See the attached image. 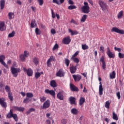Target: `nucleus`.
<instances>
[{
  "instance_id": "obj_1",
  "label": "nucleus",
  "mask_w": 124,
  "mask_h": 124,
  "mask_svg": "<svg viewBox=\"0 0 124 124\" xmlns=\"http://www.w3.org/2000/svg\"><path fill=\"white\" fill-rule=\"evenodd\" d=\"M11 118H13L15 122H18V121H19L18 116L16 114L13 113V109H12L10 110V112H9L6 115L7 119H11Z\"/></svg>"
},
{
  "instance_id": "obj_2",
  "label": "nucleus",
  "mask_w": 124,
  "mask_h": 124,
  "mask_svg": "<svg viewBox=\"0 0 124 124\" xmlns=\"http://www.w3.org/2000/svg\"><path fill=\"white\" fill-rule=\"evenodd\" d=\"M84 6L81 7V11L85 14H89L90 13V6L87 2H84Z\"/></svg>"
},
{
  "instance_id": "obj_3",
  "label": "nucleus",
  "mask_w": 124,
  "mask_h": 124,
  "mask_svg": "<svg viewBox=\"0 0 124 124\" xmlns=\"http://www.w3.org/2000/svg\"><path fill=\"white\" fill-rule=\"evenodd\" d=\"M11 69L14 77H17L18 76V73L21 72L20 68L12 67Z\"/></svg>"
},
{
  "instance_id": "obj_4",
  "label": "nucleus",
  "mask_w": 124,
  "mask_h": 124,
  "mask_svg": "<svg viewBox=\"0 0 124 124\" xmlns=\"http://www.w3.org/2000/svg\"><path fill=\"white\" fill-rule=\"evenodd\" d=\"M98 4L100 5L102 11H104V10H106V9H107V4L103 0H100L98 2Z\"/></svg>"
},
{
  "instance_id": "obj_5",
  "label": "nucleus",
  "mask_w": 124,
  "mask_h": 124,
  "mask_svg": "<svg viewBox=\"0 0 124 124\" xmlns=\"http://www.w3.org/2000/svg\"><path fill=\"white\" fill-rule=\"evenodd\" d=\"M4 60H5V56H4V55H0V62L1 64H2V65H3L4 66H5L6 67V68L8 69V66L7 65V64H6V63H5V62H4Z\"/></svg>"
},
{
  "instance_id": "obj_6",
  "label": "nucleus",
  "mask_w": 124,
  "mask_h": 124,
  "mask_svg": "<svg viewBox=\"0 0 124 124\" xmlns=\"http://www.w3.org/2000/svg\"><path fill=\"white\" fill-rule=\"evenodd\" d=\"M23 70L24 71V72L27 73V75H28V76H29V77L32 76L33 71L31 69L29 68L28 69H27L26 67H23Z\"/></svg>"
},
{
  "instance_id": "obj_7",
  "label": "nucleus",
  "mask_w": 124,
  "mask_h": 124,
  "mask_svg": "<svg viewBox=\"0 0 124 124\" xmlns=\"http://www.w3.org/2000/svg\"><path fill=\"white\" fill-rule=\"evenodd\" d=\"M51 105V101L50 100H47L44 103L42 109H47V108H49L50 106Z\"/></svg>"
},
{
  "instance_id": "obj_8",
  "label": "nucleus",
  "mask_w": 124,
  "mask_h": 124,
  "mask_svg": "<svg viewBox=\"0 0 124 124\" xmlns=\"http://www.w3.org/2000/svg\"><path fill=\"white\" fill-rule=\"evenodd\" d=\"M45 92L47 94H50V95H52L54 98L56 97V93L54 90H49V89H46Z\"/></svg>"
},
{
  "instance_id": "obj_9",
  "label": "nucleus",
  "mask_w": 124,
  "mask_h": 124,
  "mask_svg": "<svg viewBox=\"0 0 124 124\" xmlns=\"http://www.w3.org/2000/svg\"><path fill=\"white\" fill-rule=\"evenodd\" d=\"M111 31L112 32L114 31V32H117V33H120V34H124V30H121L116 27H113L111 30Z\"/></svg>"
},
{
  "instance_id": "obj_10",
  "label": "nucleus",
  "mask_w": 124,
  "mask_h": 124,
  "mask_svg": "<svg viewBox=\"0 0 124 124\" xmlns=\"http://www.w3.org/2000/svg\"><path fill=\"white\" fill-rule=\"evenodd\" d=\"M106 53L109 59H114V58H115V54H113V53L111 52L109 47H107V51Z\"/></svg>"
},
{
  "instance_id": "obj_11",
  "label": "nucleus",
  "mask_w": 124,
  "mask_h": 124,
  "mask_svg": "<svg viewBox=\"0 0 124 124\" xmlns=\"http://www.w3.org/2000/svg\"><path fill=\"white\" fill-rule=\"evenodd\" d=\"M6 30V26H5V23L4 21H1L0 22V31H4Z\"/></svg>"
},
{
  "instance_id": "obj_12",
  "label": "nucleus",
  "mask_w": 124,
  "mask_h": 124,
  "mask_svg": "<svg viewBox=\"0 0 124 124\" xmlns=\"http://www.w3.org/2000/svg\"><path fill=\"white\" fill-rule=\"evenodd\" d=\"M56 76L57 77H63L64 76V73L62 69H60L57 73Z\"/></svg>"
},
{
  "instance_id": "obj_13",
  "label": "nucleus",
  "mask_w": 124,
  "mask_h": 124,
  "mask_svg": "<svg viewBox=\"0 0 124 124\" xmlns=\"http://www.w3.org/2000/svg\"><path fill=\"white\" fill-rule=\"evenodd\" d=\"M73 77L75 82H79V81L82 79V76L80 75H73Z\"/></svg>"
},
{
  "instance_id": "obj_14",
  "label": "nucleus",
  "mask_w": 124,
  "mask_h": 124,
  "mask_svg": "<svg viewBox=\"0 0 124 124\" xmlns=\"http://www.w3.org/2000/svg\"><path fill=\"white\" fill-rule=\"evenodd\" d=\"M71 41V39H70V37L69 36L66 37L63 39V42L64 44H66V45L69 44Z\"/></svg>"
},
{
  "instance_id": "obj_15",
  "label": "nucleus",
  "mask_w": 124,
  "mask_h": 124,
  "mask_svg": "<svg viewBox=\"0 0 124 124\" xmlns=\"http://www.w3.org/2000/svg\"><path fill=\"white\" fill-rule=\"evenodd\" d=\"M57 98H58V99H60V100H63V98H64L63 92L62 91L59 92L57 93Z\"/></svg>"
},
{
  "instance_id": "obj_16",
  "label": "nucleus",
  "mask_w": 124,
  "mask_h": 124,
  "mask_svg": "<svg viewBox=\"0 0 124 124\" xmlns=\"http://www.w3.org/2000/svg\"><path fill=\"white\" fill-rule=\"evenodd\" d=\"M69 100L70 102V104L72 105L74 104V105H76V98L71 96L69 97Z\"/></svg>"
},
{
  "instance_id": "obj_17",
  "label": "nucleus",
  "mask_w": 124,
  "mask_h": 124,
  "mask_svg": "<svg viewBox=\"0 0 124 124\" xmlns=\"http://www.w3.org/2000/svg\"><path fill=\"white\" fill-rule=\"evenodd\" d=\"M0 105L3 107V108H6L7 107V104L6 102L4 101V99L0 98Z\"/></svg>"
},
{
  "instance_id": "obj_18",
  "label": "nucleus",
  "mask_w": 124,
  "mask_h": 124,
  "mask_svg": "<svg viewBox=\"0 0 124 124\" xmlns=\"http://www.w3.org/2000/svg\"><path fill=\"white\" fill-rule=\"evenodd\" d=\"M70 87L71 91L73 92H79V89H78L77 87L75 86L74 84H71Z\"/></svg>"
},
{
  "instance_id": "obj_19",
  "label": "nucleus",
  "mask_w": 124,
  "mask_h": 124,
  "mask_svg": "<svg viewBox=\"0 0 124 124\" xmlns=\"http://www.w3.org/2000/svg\"><path fill=\"white\" fill-rule=\"evenodd\" d=\"M13 108L14 110H16V111H19V112H23V111H25V108L22 107L14 106L13 107Z\"/></svg>"
},
{
  "instance_id": "obj_20",
  "label": "nucleus",
  "mask_w": 124,
  "mask_h": 124,
  "mask_svg": "<svg viewBox=\"0 0 124 124\" xmlns=\"http://www.w3.org/2000/svg\"><path fill=\"white\" fill-rule=\"evenodd\" d=\"M99 84H100L99 87V95H102L103 94V88L102 87V83H101V81H100Z\"/></svg>"
},
{
  "instance_id": "obj_21",
  "label": "nucleus",
  "mask_w": 124,
  "mask_h": 124,
  "mask_svg": "<svg viewBox=\"0 0 124 124\" xmlns=\"http://www.w3.org/2000/svg\"><path fill=\"white\" fill-rule=\"evenodd\" d=\"M70 70L72 74H74V73L76 72V70H77V67L72 65V66L70 67Z\"/></svg>"
},
{
  "instance_id": "obj_22",
  "label": "nucleus",
  "mask_w": 124,
  "mask_h": 124,
  "mask_svg": "<svg viewBox=\"0 0 124 124\" xmlns=\"http://www.w3.org/2000/svg\"><path fill=\"white\" fill-rule=\"evenodd\" d=\"M5 6V0H0V9L2 10Z\"/></svg>"
},
{
  "instance_id": "obj_23",
  "label": "nucleus",
  "mask_w": 124,
  "mask_h": 124,
  "mask_svg": "<svg viewBox=\"0 0 124 124\" xmlns=\"http://www.w3.org/2000/svg\"><path fill=\"white\" fill-rule=\"evenodd\" d=\"M85 101H86L85 98L81 97L79 101V105H80V106H82V105L85 103Z\"/></svg>"
},
{
  "instance_id": "obj_24",
  "label": "nucleus",
  "mask_w": 124,
  "mask_h": 124,
  "mask_svg": "<svg viewBox=\"0 0 124 124\" xmlns=\"http://www.w3.org/2000/svg\"><path fill=\"white\" fill-rule=\"evenodd\" d=\"M60 1H59V0H53V3H56V4L60 5V4L64 2V0H60Z\"/></svg>"
},
{
  "instance_id": "obj_25",
  "label": "nucleus",
  "mask_w": 124,
  "mask_h": 124,
  "mask_svg": "<svg viewBox=\"0 0 124 124\" xmlns=\"http://www.w3.org/2000/svg\"><path fill=\"white\" fill-rule=\"evenodd\" d=\"M71 112L73 115H77L78 113H79V111H78V109L76 108H73L71 110Z\"/></svg>"
},
{
  "instance_id": "obj_26",
  "label": "nucleus",
  "mask_w": 124,
  "mask_h": 124,
  "mask_svg": "<svg viewBox=\"0 0 124 124\" xmlns=\"http://www.w3.org/2000/svg\"><path fill=\"white\" fill-rule=\"evenodd\" d=\"M33 61V62L34 63V64H35V65H37V64H38L39 62V59H38L37 57H34L32 59Z\"/></svg>"
},
{
  "instance_id": "obj_27",
  "label": "nucleus",
  "mask_w": 124,
  "mask_h": 124,
  "mask_svg": "<svg viewBox=\"0 0 124 124\" xmlns=\"http://www.w3.org/2000/svg\"><path fill=\"white\" fill-rule=\"evenodd\" d=\"M50 84L52 88H57V82L54 80H51Z\"/></svg>"
},
{
  "instance_id": "obj_28",
  "label": "nucleus",
  "mask_w": 124,
  "mask_h": 124,
  "mask_svg": "<svg viewBox=\"0 0 124 124\" xmlns=\"http://www.w3.org/2000/svg\"><path fill=\"white\" fill-rule=\"evenodd\" d=\"M69 32L71 33V35H76L79 33L77 31H72L71 29H69Z\"/></svg>"
},
{
  "instance_id": "obj_29",
  "label": "nucleus",
  "mask_w": 124,
  "mask_h": 124,
  "mask_svg": "<svg viewBox=\"0 0 124 124\" xmlns=\"http://www.w3.org/2000/svg\"><path fill=\"white\" fill-rule=\"evenodd\" d=\"M109 77L110 79H115L116 78V72L115 71H113L110 74Z\"/></svg>"
},
{
  "instance_id": "obj_30",
  "label": "nucleus",
  "mask_w": 124,
  "mask_h": 124,
  "mask_svg": "<svg viewBox=\"0 0 124 124\" xmlns=\"http://www.w3.org/2000/svg\"><path fill=\"white\" fill-rule=\"evenodd\" d=\"M123 16H124V11L122 10L118 13L117 17L118 19H122Z\"/></svg>"
},
{
  "instance_id": "obj_31",
  "label": "nucleus",
  "mask_w": 124,
  "mask_h": 124,
  "mask_svg": "<svg viewBox=\"0 0 124 124\" xmlns=\"http://www.w3.org/2000/svg\"><path fill=\"white\" fill-rule=\"evenodd\" d=\"M8 16H9V20H11L13 18H14L15 15L14 13L10 12L8 14Z\"/></svg>"
},
{
  "instance_id": "obj_32",
  "label": "nucleus",
  "mask_w": 124,
  "mask_h": 124,
  "mask_svg": "<svg viewBox=\"0 0 124 124\" xmlns=\"http://www.w3.org/2000/svg\"><path fill=\"white\" fill-rule=\"evenodd\" d=\"M5 90L8 93H9L11 92V90L10 89V87H9L8 85H6L5 87Z\"/></svg>"
},
{
  "instance_id": "obj_33",
  "label": "nucleus",
  "mask_w": 124,
  "mask_h": 124,
  "mask_svg": "<svg viewBox=\"0 0 124 124\" xmlns=\"http://www.w3.org/2000/svg\"><path fill=\"white\" fill-rule=\"evenodd\" d=\"M112 118L113 120H115V121H118L119 120V118H118V115L115 113V112H112Z\"/></svg>"
},
{
  "instance_id": "obj_34",
  "label": "nucleus",
  "mask_w": 124,
  "mask_h": 124,
  "mask_svg": "<svg viewBox=\"0 0 124 124\" xmlns=\"http://www.w3.org/2000/svg\"><path fill=\"white\" fill-rule=\"evenodd\" d=\"M8 96L9 99H10L11 101H13V94H12V92H11L10 93H8Z\"/></svg>"
},
{
  "instance_id": "obj_35",
  "label": "nucleus",
  "mask_w": 124,
  "mask_h": 124,
  "mask_svg": "<svg viewBox=\"0 0 124 124\" xmlns=\"http://www.w3.org/2000/svg\"><path fill=\"white\" fill-rule=\"evenodd\" d=\"M71 60H72L74 62H76V63H79V59L76 57H71Z\"/></svg>"
},
{
  "instance_id": "obj_36",
  "label": "nucleus",
  "mask_w": 124,
  "mask_h": 124,
  "mask_svg": "<svg viewBox=\"0 0 124 124\" xmlns=\"http://www.w3.org/2000/svg\"><path fill=\"white\" fill-rule=\"evenodd\" d=\"M36 26V23H35V20L34 19L32 20L31 23V27L33 29Z\"/></svg>"
},
{
  "instance_id": "obj_37",
  "label": "nucleus",
  "mask_w": 124,
  "mask_h": 124,
  "mask_svg": "<svg viewBox=\"0 0 124 124\" xmlns=\"http://www.w3.org/2000/svg\"><path fill=\"white\" fill-rule=\"evenodd\" d=\"M26 58L24 54H21L19 56V59L21 62H26Z\"/></svg>"
},
{
  "instance_id": "obj_38",
  "label": "nucleus",
  "mask_w": 124,
  "mask_h": 124,
  "mask_svg": "<svg viewBox=\"0 0 124 124\" xmlns=\"http://www.w3.org/2000/svg\"><path fill=\"white\" fill-rule=\"evenodd\" d=\"M30 101H31V99H30V98L27 97L25 98L23 100V103H26L27 104V103H29Z\"/></svg>"
},
{
  "instance_id": "obj_39",
  "label": "nucleus",
  "mask_w": 124,
  "mask_h": 124,
  "mask_svg": "<svg viewBox=\"0 0 124 124\" xmlns=\"http://www.w3.org/2000/svg\"><path fill=\"white\" fill-rule=\"evenodd\" d=\"M26 97H28L29 98H31L33 97V94L31 93H26Z\"/></svg>"
},
{
  "instance_id": "obj_40",
  "label": "nucleus",
  "mask_w": 124,
  "mask_h": 124,
  "mask_svg": "<svg viewBox=\"0 0 124 124\" xmlns=\"http://www.w3.org/2000/svg\"><path fill=\"white\" fill-rule=\"evenodd\" d=\"M3 87H4V83L3 82H0V92H2L3 91Z\"/></svg>"
},
{
  "instance_id": "obj_41",
  "label": "nucleus",
  "mask_w": 124,
  "mask_h": 124,
  "mask_svg": "<svg viewBox=\"0 0 124 124\" xmlns=\"http://www.w3.org/2000/svg\"><path fill=\"white\" fill-rule=\"evenodd\" d=\"M64 62L66 64L67 67H68V66H69V63H70V61L68 59H65Z\"/></svg>"
},
{
  "instance_id": "obj_42",
  "label": "nucleus",
  "mask_w": 124,
  "mask_h": 124,
  "mask_svg": "<svg viewBox=\"0 0 124 124\" xmlns=\"http://www.w3.org/2000/svg\"><path fill=\"white\" fill-rule=\"evenodd\" d=\"M87 20V15H84L80 20L81 22H84Z\"/></svg>"
},
{
  "instance_id": "obj_43",
  "label": "nucleus",
  "mask_w": 124,
  "mask_h": 124,
  "mask_svg": "<svg viewBox=\"0 0 124 124\" xmlns=\"http://www.w3.org/2000/svg\"><path fill=\"white\" fill-rule=\"evenodd\" d=\"M76 8H77V7H76V6H75V5H70L68 7V9H69V10H72L73 9H76Z\"/></svg>"
},
{
  "instance_id": "obj_44",
  "label": "nucleus",
  "mask_w": 124,
  "mask_h": 124,
  "mask_svg": "<svg viewBox=\"0 0 124 124\" xmlns=\"http://www.w3.org/2000/svg\"><path fill=\"white\" fill-rule=\"evenodd\" d=\"M110 102H109V101H106L105 104L106 108H107V109H109V108H110Z\"/></svg>"
},
{
  "instance_id": "obj_45",
  "label": "nucleus",
  "mask_w": 124,
  "mask_h": 124,
  "mask_svg": "<svg viewBox=\"0 0 124 124\" xmlns=\"http://www.w3.org/2000/svg\"><path fill=\"white\" fill-rule=\"evenodd\" d=\"M81 46L82 50H88V49H89V46L86 44L82 45Z\"/></svg>"
},
{
  "instance_id": "obj_46",
  "label": "nucleus",
  "mask_w": 124,
  "mask_h": 124,
  "mask_svg": "<svg viewBox=\"0 0 124 124\" xmlns=\"http://www.w3.org/2000/svg\"><path fill=\"white\" fill-rule=\"evenodd\" d=\"M35 32L37 35H40V34H41V32H40V31L38 28L35 29Z\"/></svg>"
},
{
  "instance_id": "obj_47",
  "label": "nucleus",
  "mask_w": 124,
  "mask_h": 124,
  "mask_svg": "<svg viewBox=\"0 0 124 124\" xmlns=\"http://www.w3.org/2000/svg\"><path fill=\"white\" fill-rule=\"evenodd\" d=\"M40 76H41V74L39 72H37L35 74V78L36 79H38Z\"/></svg>"
},
{
  "instance_id": "obj_48",
  "label": "nucleus",
  "mask_w": 124,
  "mask_h": 124,
  "mask_svg": "<svg viewBox=\"0 0 124 124\" xmlns=\"http://www.w3.org/2000/svg\"><path fill=\"white\" fill-rule=\"evenodd\" d=\"M23 55H24V57L28 58L29 57V56H30V53H29V51L25 50V51H24Z\"/></svg>"
},
{
  "instance_id": "obj_49",
  "label": "nucleus",
  "mask_w": 124,
  "mask_h": 124,
  "mask_svg": "<svg viewBox=\"0 0 124 124\" xmlns=\"http://www.w3.org/2000/svg\"><path fill=\"white\" fill-rule=\"evenodd\" d=\"M46 101V97L43 96L40 97V101L41 102H44Z\"/></svg>"
},
{
  "instance_id": "obj_50",
  "label": "nucleus",
  "mask_w": 124,
  "mask_h": 124,
  "mask_svg": "<svg viewBox=\"0 0 124 124\" xmlns=\"http://www.w3.org/2000/svg\"><path fill=\"white\" fill-rule=\"evenodd\" d=\"M61 124H67V119H62L61 120Z\"/></svg>"
},
{
  "instance_id": "obj_51",
  "label": "nucleus",
  "mask_w": 124,
  "mask_h": 124,
  "mask_svg": "<svg viewBox=\"0 0 124 124\" xmlns=\"http://www.w3.org/2000/svg\"><path fill=\"white\" fill-rule=\"evenodd\" d=\"M15 32L13 31L11 33H9L8 35V37H13L15 35Z\"/></svg>"
},
{
  "instance_id": "obj_52",
  "label": "nucleus",
  "mask_w": 124,
  "mask_h": 124,
  "mask_svg": "<svg viewBox=\"0 0 124 124\" xmlns=\"http://www.w3.org/2000/svg\"><path fill=\"white\" fill-rule=\"evenodd\" d=\"M48 60H49V62H51L52 61H53V62H56V58L53 56H50Z\"/></svg>"
},
{
  "instance_id": "obj_53",
  "label": "nucleus",
  "mask_w": 124,
  "mask_h": 124,
  "mask_svg": "<svg viewBox=\"0 0 124 124\" xmlns=\"http://www.w3.org/2000/svg\"><path fill=\"white\" fill-rule=\"evenodd\" d=\"M118 56L120 58V59H124V53H121V52H119L118 53Z\"/></svg>"
},
{
  "instance_id": "obj_54",
  "label": "nucleus",
  "mask_w": 124,
  "mask_h": 124,
  "mask_svg": "<svg viewBox=\"0 0 124 124\" xmlns=\"http://www.w3.org/2000/svg\"><path fill=\"white\" fill-rule=\"evenodd\" d=\"M114 50L115 51H117L118 52H119V53H120V52H122V49L120 47H115Z\"/></svg>"
},
{
  "instance_id": "obj_55",
  "label": "nucleus",
  "mask_w": 124,
  "mask_h": 124,
  "mask_svg": "<svg viewBox=\"0 0 124 124\" xmlns=\"http://www.w3.org/2000/svg\"><path fill=\"white\" fill-rule=\"evenodd\" d=\"M59 48V45L58 44H55L53 48H52L53 51H55V50H57Z\"/></svg>"
},
{
  "instance_id": "obj_56",
  "label": "nucleus",
  "mask_w": 124,
  "mask_h": 124,
  "mask_svg": "<svg viewBox=\"0 0 124 124\" xmlns=\"http://www.w3.org/2000/svg\"><path fill=\"white\" fill-rule=\"evenodd\" d=\"M38 1L39 3V5H43L44 3V0H38Z\"/></svg>"
},
{
  "instance_id": "obj_57",
  "label": "nucleus",
  "mask_w": 124,
  "mask_h": 124,
  "mask_svg": "<svg viewBox=\"0 0 124 124\" xmlns=\"http://www.w3.org/2000/svg\"><path fill=\"white\" fill-rule=\"evenodd\" d=\"M46 64H47V66H48V67H50V66H51V62L50 61V60H48L47 62H46Z\"/></svg>"
},
{
  "instance_id": "obj_58",
  "label": "nucleus",
  "mask_w": 124,
  "mask_h": 124,
  "mask_svg": "<svg viewBox=\"0 0 124 124\" xmlns=\"http://www.w3.org/2000/svg\"><path fill=\"white\" fill-rule=\"evenodd\" d=\"M105 60V58H104V56H102L100 60V62H102V63H103L104 62H105V61H104V60Z\"/></svg>"
},
{
  "instance_id": "obj_59",
  "label": "nucleus",
  "mask_w": 124,
  "mask_h": 124,
  "mask_svg": "<svg viewBox=\"0 0 124 124\" xmlns=\"http://www.w3.org/2000/svg\"><path fill=\"white\" fill-rule=\"evenodd\" d=\"M102 68L103 69H104V70H105V69H106V63L105 62L102 63Z\"/></svg>"
},
{
  "instance_id": "obj_60",
  "label": "nucleus",
  "mask_w": 124,
  "mask_h": 124,
  "mask_svg": "<svg viewBox=\"0 0 124 124\" xmlns=\"http://www.w3.org/2000/svg\"><path fill=\"white\" fill-rule=\"evenodd\" d=\"M79 55L78 51H77L75 52V53L72 56V58H76V57H77Z\"/></svg>"
},
{
  "instance_id": "obj_61",
  "label": "nucleus",
  "mask_w": 124,
  "mask_h": 124,
  "mask_svg": "<svg viewBox=\"0 0 124 124\" xmlns=\"http://www.w3.org/2000/svg\"><path fill=\"white\" fill-rule=\"evenodd\" d=\"M116 96H117L118 99H121V93L120 92L116 93Z\"/></svg>"
},
{
  "instance_id": "obj_62",
  "label": "nucleus",
  "mask_w": 124,
  "mask_h": 124,
  "mask_svg": "<svg viewBox=\"0 0 124 124\" xmlns=\"http://www.w3.org/2000/svg\"><path fill=\"white\" fill-rule=\"evenodd\" d=\"M50 32H51V33L53 35L56 33V30H55V29H52L50 31Z\"/></svg>"
},
{
  "instance_id": "obj_63",
  "label": "nucleus",
  "mask_w": 124,
  "mask_h": 124,
  "mask_svg": "<svg viewBox=\"0 0 124 124\" xmlns=\"http://www.w3.org/2000/svg\"><path fill=\"white\" fill-rule=\"evenodd\" d=\"M100 51H101V52H102V53H104V47L100 46Z\"/></svg>"
},
{
  "instance_id": "obj_64",
  "label": "nucleus",
  "mask_w": 124,
  "mask_h": 124,
  "mask_svg": "<svg viewBox=\"0 0 124 124\" xmlns=\"http://www.w3.org/2000/svg\"><path fill=\"white\" fill-rule=\"evenodd\" d=\"M51 12H52V18H55L56 16H55V13L54 12H53V10H51Z\"/></svg>"
}]
</instances>
